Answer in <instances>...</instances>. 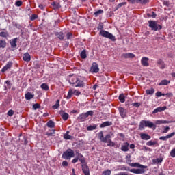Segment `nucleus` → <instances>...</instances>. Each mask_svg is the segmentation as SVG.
Here are the masks:
<instances>
[{
    "instance_id": "obj_47",
    "label": "nucleus",
    "mask_w": 175,
    "mask_h": 175,
    "mask_svg": "<svg viewBox=\"0 0 175 175\" xmlns=\"http://www.w3.org/2000/svg\"><path fill=\"white\" fill-rule=\"evenodd\" d=\"M162 161H163V159L161 158H157L156 159H154L152 162L153 163H162Z\"/></svg>"
},
{
    "instance_id": "obj_28",
    "label": "nucleus",
    "mask_w": 175,
    "mask_h": 175,
    "mask_svg": "<svg viewBox=\"0 0 175 175\" xmlns=\"http://www.w3.org/2000/svg\"><path fill=\"white\" fill-rule=\"evenodd\" d=\"M168 84H170V81L167 79H163L160 83H158V85H167Z\"/></svg>"
},
{
    "instance_id": "obj_50",
    "label": "nucleus",
    "mask_w": 175,
    "mask_h": 175,
    "mask_svg": "<svg viewBox=\"0 0 175 175\" xmlns=\"http://www.w3.org/2000/svg\"><path fill=\"white\" fill-rule=\"evenodd\" d=\"M33 110H37V109H40V104L36 103V104L33 105Z\"/></svg>"
},
{
    "instance_id": "obj_35",
    "label": "nucleus",
    "mask_w": 175,
    "mask_h": 175,
    "mask_svg": "<svg viewBox=\"0 0 175 175\" xmlns=\"http://www.w3.org/2000/svg\"><path fill=\"white\" fill-rule=\"evenodd\" d=\"M40 88H42V90H44V91H49V85L47 83H42L40 85Z\"/></svg>"
},
{
    "instance_id": "obj_12",
    "label": "nucleus",
    "mask_w": 175,
    "mask_h": 175,
    "mask_svg": "<svg viewBox=\"0 0 175 175\" xmlns=\"http://www.w3.org/2000/svg\"><path fill=\"white\" fill-rule=\"evenodd\" d=\"M82 172L85 175H90V167L86 164H82Z\"/></svg>"
},
{
    "instance_id": "obj_1",
    "label": "nucleus",
    "mask_w": 175,
    "mask_h": 175,
    "mask_svg": "<svg viewBox=\"0 0 175 175\" xmlns=\"http://www.w3.org/2000/svg\"><path fill=\"white\" fill-rule=\"evenodd\" d=\"M103 23H99L97 29L98 31H100L99 35L100 36H103V38H106L107 39H109V40H111V42H116L117 40V38H116V36L113 35V33L106 31L103 30Z\"/></svg>"
},
{
    "instance_id": "obj_38",
    "label": "nucleus",
    "mask_w": 175,
    "mask_h": 175,
    "mask_svg": "<svg viewBox=\"0 0 175 175\" xmlns=\"http://www.w3.org/2000/svg\"><path fill=\"white\" fill-rule=\"evenodd\" d=\"M100 14H103V10H98L94 13V17H98V16H100Z\"/></svg>"
},
{
    "instance_id": "obj_5",
    "label": "nucleus",
    "mask_w": 175,
    "mask_h": 175,
    "mask_svg": "<svg viewBox=\"0 0 175 175\" xmlns=\"http://www.w3.org/2000/svg\"><path fill=\"white\" fill-rule=\"evenodd\" d=\"M85 81H87L85 77H81L80 78H78L77 83H75V85H74V87H75L76 88H85V85H87Z\"/></svg>"
},
{
    "instance_id": "obj_9",
    "label": "nucleus",
    "mask_w": 175,
    "mask_h": 175,
    "mask_svg": "<svg viewBox=\"0 0 175 175\" xmlns=\"http://www.w3.org/2000/svg\"><path fill=\"white\" fill-rule=\"evenodd\" d=\"M111 137H114V133L112 132H110L109 134H107L104 138H103V140L101 141L103 143H107L109 140H111Z\"/></svg>"
},
{
    "instance_id": "obj_39",
    "label": "nucleus",
    "mask_w": 175,
    "mask_h": 175,
    "mask_svg": "<svg viewBox=\"0 0 175 175\" xmlns=\"http://www.w3.org/2000/svg\"><path fill=\"white\" fill-rule=\"evenodd\" d=\"M96 128H98V125H96V124L90 125L87 127V131H94Z\"/></svg>"
},
{
    "instance_id": "obj_63",
    "label": "nucleus",
    "mask_w": 175,
    "mask_h": 175,
    "mask_svg": "<svg viewBox=\"0 0 175 175\" xmlns=\"http://www.w3.org/2000/svg\"><path fill=\"white\" fill-rule=\"evenodd\" d=\"M5 83L7 84V87L8 88H10V87H12V83H10V81H6Z\"/></svg>"
},
{
    "instance_id": "obj_10",
    "label": "nucleus",
    "mask_w": 175,
    "mask_h": 175,
    "mask_svg": "<svg viewBox=\"0 0 175 175\" xmlns=\"http://www.w3.org/2000/svg\"><path fill=\"white\" fill-rule=\"evenodd\" d=\"M76 155L78 158V161H79L82 165H85L87 163V162L85 161V157H84L83 154L77 152Z\"/></svg>"
},
{
    "instance_id": "obj_7",
    "label": "nucleus",
    "mask_w": 175,
    "mask_h": 175,
    "mask_svg": "<svg viewBox=\"0 0 175 175\" xmlns=\"http://www.w3.org/2000/svg\"><path fill=\"white\" fill-rule=\"evenodd\" d=\"M149 27L151 28L152 31H161L162 26L157 23L155 21H148Z\"/></svg>"
},
{
    "instance_id": "obj_62",
    "label": "nucleus",
    "mask_w": 175,
    "mask_h": 175,
    "mask_svg": "<svg viewBox=\"0 0 175 175\" xmlns=\"http://www.w3.org/2000/svg\"><path fill=\"white\" fill-rule=\"evenodd\" d=\"M78 161H79V158L77 157V154L76 158L72 160V163H76Z\"/></svg>"
},
{
    "instance_id": "obj_31",
    "label": "nucleus",
    "mask_w": 175,
    "mask_h": 175,
    "mask_svg": "<svg viewBox=\"0 0 175 175\" xmlns=\"http://www.w3.org/2000/svg\"><path fill=\"white\" fill-rule=\"evenodd\" d=\"M80 57L82 59H85L87 58V50L83 49L80 54Z\"/></svg>"
},
{
    "instance_id": "obj_43",
    "label": "nucleus",
    "mask_w": 175,
    "mask_h": 175,
    "mask_svg": "<svg viewBox=\"0 0 175 175\" xmlns=\"http://www.w3.org/2000/svg\"><path fill=\"white\" fill-rule=\"evenodd\" d=\"M157 143H158V142H157V141L150 140V141H148V142L146 143V146H155V144H157Z\"/></svg>"
},
{
    "instance_id": "obj_11",
    "label": "nucleus",
    "mask_w": 175,
    "mask_h": 175,
    "mask_svg": "<svg viewBox=\"0 0 175 175\" xmlns=\"http://www.w3.org/2000/svg\"><path fill=\"white\" fill-rule=\"evenodd\" d=\"M78 79H79V77L76 76H71L69 78L68 83H70L72 85V87H75V85L77 83Z\"/></svg>"
},
{
    "instance_id": "obj_44",
    "label": "nucleus",
    "mask_w": 175,
    "mask_h": 175,
    "mask_svg": "<svg viewBox=\"0 0 175 175\" xmlns=\"http://www.w3.org/2000/svg\"><path fill=\"white\" fill-rule=\"evenodd\" d=\"M107 143H108L107 144L108 147H114L116 146V143L111 141V139H109Z\"/></svg>"
},
{
    "instance_id": "obj_34",
    "label": "nucleus",
    "mask_w": 175,
    "mask_h": 175,
    "mask_svg": "<svg viewBox=\"0 0 175 175\" xmlns=\"http://www.w3.org/2000/svg\"><path fill=\"white\" fill-rule=\"evenodd\" d=\"M126 4H127L126 2H122L119 3L116 7H115L114 12H116V10H118V9H120V8H122V6H125V5Z\"/></svg>"
},
{
    "instance_id": "obj_49",
    "label": "nucleus",
    "mask_w": 175,
    "mask_h": 175,
    "mask_svg": "<svg viewBox=\"0 0 175 175\" xmlns=\"http://www.w3.org/2000/svg\"><path fill=\"white\" fill-rule=\"evenodd\" d=\"M156 125H161V124H166L165 120H156L155 122Z\"/></svg>"
},
{
    "instance_id": "obj_8",
    "label": "nucleus",
    "mask_w": 175,
    "mask_h": 175,
    "mask_svg": "<svg viewBox=\"0 0 175 175\" xmlns=\"http://www.w3.org/2000/svg\"><path fill=\"white\" fill-rule=\"evenodd\" d=\"M119 114L122 118H126L128 116V111L125 109L124 107H118Z\"/></svg>"
},
{
    "instance_id": "obj_46",
    "label": "nucleus",
    "mask_w": 175,
    "mask_h": 175,
    "mask_svg": "<svg viewBox=\"0 0 175 175\" xmlns=\"http://www.w3.org/2000/svg\"><path fill=\"white\" fill-rule=\"evenodd\" d=\"M0 36L1 38H8V36H9V33H8V32L1 31L0 32Z\"/></svg>"
},
{
    "instance_id": "obj_13",
    "label": "nucleus",
    "mask_w": 175,
    "mask_h": 175,
    "mask_svg": "<svg viewBox=\"0 0 175 175\" xmlns=\"http://www.w3.org/2000/svg\"><path fill=\"white\" fill-rule=\"evenodd\" d=\"M92 73H98L99 72V65L96 62H94L91 67Z\"/></svg>"
},
{
    "instance_id": "obj_6",
    "label": "nucleus",
    "mask_w": 175,
    "mask_h": 175,
    "mask_svg": "<svg viewBox=\"0 0 175 175\" xmlns=\"http://www.w3.org/2000/svg\"><path fill=\"white\" fill-rule=\"evenodd\" d=\"M75 157V151L70 148H68L66 151L63 152L62 158L63 159H70V158Z\"/></svg>"
},
{
    "instance_id": "obj_40",
    "label": "nucleus",
    "mask_w": 175,
    "mask_h": 175,
    "mask_svg": "<svg viewBox=\"0 0 175 175\" xmlns=\"http://www.w3.org/2000/svg\"><path fill=\"white\" fill-rule=\"evenodd\" d=\"M51 5L53 6L54 9H59V8H61V6L59 5V3L55 1L52 2Z\"/></svg>"
},
{
    "instance_id": "obj_61",
    "label": "nucleus",
    "mask_w": 175,
    "mask_h": 175,
    "mask_svg": "<svg viewBox=\"0 0 175 175\" xmlns=\"http://www.w3.org/2000/svg\"><path fill=\"white\" fill-rule=\"evenodd\" d=\"M140 103H133L132 104L133 106H134V107H140Z\"/></svg>"
},
{
    "instance_id": "obj_37",
    "label": "nucleus",
    "mask_w": 175,
    "mask_h": 175,
    "mask_svg": "<svg viewBox=\"0 0 175 175\" xmlns=\"http://www.w3.org/2000/svg\"><path fill=\"white\" fill-rule=\"evenodd\" d=\"M73 89H70L68 92V94H67V96H66V99H70V98H72V96L73 95Z\"/></svg>"
},
{
    "instance_id": "obj_4",
    "label": "nucleus",
    "mask_w": 175,
    "mask_h": 175,
    "mask_svg": "<svg viewBox=\"0 0 175 175\" xmlns=\"http://www.w3.org/2000/svg\"><path fill=\"white\" fill-rule=\"evenodd\" d=\"M90 116H94V111H88L86 113L79 114L77 117V121L79 122H84Z\"/></svg>"
},
{
    "instance_id": "obj_60",
    "label": "nucleus",
    "mask_w": 175,
    "mask_h": 175,
    "mask_svg": "<svg viewBox=\"0 0 175 175\" xmlns=\"http://www.w3.org/2000/svg\"><path fill=\"white\" fill-rule=\"evenodd\" d=\"M143 148H144V151H149V152L152 151V149L147 146H144Z\"/></svg>"
},
{
    "instance_id": "obj_24",
    "label": "nucleus",
    "mask_w": 175,
    "mask_h": 175,
    "mask_svg": "<svg viewBox=\"0 0 175 175\" xmlns=\"http://www.w3.org/2000/svg\"><path fill=\"white\" fill-rule=\"evenodd\" d=\"M141 64L142 66H148L150 64H148V57H142L141 59Z\"/></svg>"
},
{
    "instance_id": "obj_23",
    "label": "nucleus",
    "mask_w": 175,
    "mask_h": 175,
    "mask_svg": "<svg viewBox=\"0 0 175 175\" xmlns=\"http://www.w3.org/2000/svg\"><path fill=\"white\" fill-rule=\"evenodd\" d=\"M111 125H113V122L106 121L100 125V128H106V126H111Z\"/></svg>"
},
{
    "instance_id": "obj_22",
    "label": "nucleus",
    "mask_w": 175,
    "mask_h": 175,
    "mask_svg": "<svg viewBox=\"0 0 175 175\" xmlns=\"http://www.w3.org/2000/svg\"><path fill=\"white\" fill-rule=\"evenodd\" d=\"M121 150L124 151V152H126V151H129V143L125 142L124 145L121 146Z\"/></svg>"
},
{
    "instance_id": "obj_59",
    "label": "nucleus",
    "mask_w": 175,
    "mask_h": 175,
    "mask_svg": "<svg viewBox=\"0 0 175 175\" xmlns=\"http://www.w3.org/2000/svg\"><path fill=\"white\" fill-rule=\"evenodd\" d=\"M23 5V1H17L16 3H15V6H18V7H20Z\"/></svg>"
},
{
    "instance_id": "obj_20",
    "label": "nucleus",
    "mask_w": 175,
    "mask_h": 175,
    "mask_svg": "<svg viewBox=\"0 0 175 175\" xmlns=\"http://www.w3.org/2000/svg\"><path fill=\"white\" fill-rule=\"evenodd\" d=\"M55 36L59 39V40H64L65 38V35L64 34V32H55Z\"/></svg>"
},
{
    "instance_id": "obj_21",
    "label": "nucleus",
    "mask_w": 175,
    "mask_h": 175,
    "mask_svg": "<svg viewBox=\"0 0 175 175\" xmlns=\"http://www.w3.org/2000/svg\"><path fill=\"white\" fill-rule=\"evenodd\" d=\"M23 59L25 61V62H29V61H31V55H29L28 52H26L23 56Z\"/></svg>"
},
{
    "instance_id": "obj_15",
    "label": "nucleus",
    "mask_w": 175,
    "mask_h": 175,
    "mask_svg": "<svg viewBox=\"0 0 175 175\" xmlns=\"http://www.w3.org/2000/svg\"><path fill=\"white\" fill-rule=\"evenodd\" d=\"M167 107L166 106L164 107H159L156 109H154L152 111V114H157V113H161V111H165Z\"/></svg>"
},
{
    "instance_id": "obj_53",
    "label": "nucleus",
    "mask_w": 175,
    "mask_h": 175,
    "mask_svg": "<svg viewBox=\"0 0 175 175\" xmlns=\"http://www.w3.org/2000/svg\"><path fill=\"white\" fill-rule=\"evenodd\" d=\"M36 18H38V15L33 14L31 16H30V20L31 21H33L35 20H36Z\"/></svg>"
},
{
    "instance_id": "obj_19",
    "label": "nucleus",
    "mask_w": 175,
    "mask_h": 175,
    "mask_svg": "<svg viewBox=\"0 0 175 175\" xmlns=\"http://www.w3.org/2000/svg\"><path fill=\"white\" fill-rule=\"evenodd\" d=\"M17 40H18L17 38L10 40V43L12 49H17Z\"/></svg>"
},
{
    "instance_id": "obj_18",
    "label": "nucleus",
    "mask_w": 175,
    "mask_h": 175,
    "mask_svg": "<svg viewBox=\"0 0 175 175\" xmlns=\"http://www.w3.org/2000/svg\"><path fill=\"white\" fill-rule=\"evenodd\" d=\"M165 95L167 96H173V94H172V93H167L165 94L162 93L161 92H157L155 93V96L157 98H161V96H165Z\"/></svg>"
},
{
    "instance_id": "obj_32",
    "label": "nucleus",
    "mask_w": 175,
    "mask_h": 175,
    "mask_svg": "<svg viewBox=\"0 0 175 175\" xmlns=\"http://www.w3.org/2000/svg\"><path fill=\"white\" fill-rule=\"evenodd\" d=\"M64 138L66 140H72V139H73V137L69 135V131H66V134L64 135Z\"/></svg>"
},
{
    "instance_id": "obj_56",
    "label": "nucleus",
    "mask_w": 175,
    "mask_h": 175,
    "mask_svg": "<svg viewBox=\"0 0 175 175\" xmlns=\"http://www.w3.org/2000/svg\"><path fill=\"white\" fill-rule=\"evenodd\" d=\"M170 131V127L166 126L163 131V133H167Z\"/></svg>"
},
{
    "instance_id": "obj_52",
    "label": "nucleus",
    "mask_w": 175,
    "mask_h": 175,
    "mask_svg": "<svg viewBox=\"0 0 175 175\" xmlns=\"http://www.w3.org/2000/svg\"><path fill=\"white\" fill-rule=\"evenodd\" d=\"M98 137H99V139L100 140V142H102V140H103V138L105 137V136H103V131H100V132L98 133Z\"/></svg>"
},
{
    "instance_id": "obj_29",
    "label": "nucleus",
    "mask_w": 175,
    "mask_h": 175,
    "mask_svg": "<svg viewBox=\"0 0 175 175\" xmlns=\"http://www.w3.org/2000/svg\"><path fill=\"white\" fill-rule=\"evenodd\" d=\"M136 3H139L140 5H147L150 3V0H135Z\"/></svg>"
},
{
    "instance_id": "obj_25",
    "label": "nucleus",
    "mask_w": 175,
    "mask_h": 175,
    "mask_svg": "<svg viewBox=\"0 0 175 175\" xmlns=\"http://www.w3.org/2000/svg\"><path fill=\"white\" fill-rule=\"evenodd\" d=\"M157 64L160 68V69H165V68H166V64H165V62H163V60L159 59L157 61Z\"/></svg>"
},
{
    "instance_id": "obj_26",
    "label": "nucleus",
    "mask_w": 175,
    "mask_h": 175,
    "mask_svg": "<svg viewBox=\"0 0 175 175\" xmlns=\"http://www.w3.org/2000/svg\"><path fill=\"white\" fill-rule=\"evenodd\" d=\"M140 137L142 140H150V139H151L150 135L146 133H141Z\"/></svg>"
},
{
    "instance_id": "obj_57",
    "label": "nucleus",
    "mask_w": 175,
    "mask_h": 175,
    "mask_svg": "<svg viewBox=\"0 0 175 175\" xmlns=\"http://www.w3.org/2000/svg\"><path fill=\"white\" fill-rule=\"evenodd\" d=\"M8 116H9L10 117H12V116H13V114H14V110H12V109H10V110H9L8 111Z\"/></svg>"
},
{
    "instance_id": "obj_64",
    "label": "nucleus",
    "mask_w": 175,
    "mask_h": 175,
    "mask_svg": "<svg viewBox=\"0 0 175 175\" xmlns=\"http://www.w3.org/2000/svg\"><path fill=\"white\" fill-rule=\"evenodd\" d=\"M116 175H129L126 172H119L116 174Z\"/></svg>"
},
{
    "instance_id": "obj_42",
    "label": "nucleus",
    "mask_w": 175,
    "mask_h": 175,
    "mask_svg": "<svg viewBox=\"0 0 175 175\" xmlns=\"http://www.w3.org/2000/svg\"><path fill=\"white\" fill-rule=\"evenodd\" d=\"M118 99L121 103H124L125 102V96H124V94H120Z\"/></svg>"
},
{
    "instance_id": "obj_3",
    "label": "nucleus",
    "mask_w": 175,
    "mask_h": 175,
    "mask_svg": "<svg viewBox=\"0 0 175 175\" xmlns=\"http://www.w3.org/2000/svg\"><path fill=\"white\" fill-rule=\"evenodd\" d=\"M144 128H150L155 129L157 126L152 122L150 120H141L139 124L138 129L139 131H143Z\"/></svg>"
},
{
    "instance_id": "obj_51",
    "label": "nucleus",
    "mask_w": 175,
    "mask_h": 175,
    "mask_svg": "<svg viewBox=\"0 0 175 175\" xmlns=\"http://www.w3.org/2000/svg\"><path fill=\"white\" fill-rule=\"evenodd\" d=\"M111 171L110 170H107L103 172V175H111Z\"/></svg>"
},
{
    "instance_id": "obj_58",
    "label": "nucleus",
    "mask_w": 175,
    "mask_h": 175,
    "mask_svg": "<svg viewBox=\"0 0 175 175\" xmlns=\"http://www.w3.org/2000/svg\"><path fill=\"white\" fill-rule=\"evenodd\" d=\"M170 155L172 158H175V148L171 150Z\"/></svg>"
},
{
    "instance_id": "obj_36",
    "label": "nucleus",
    "mask_w": 175,
    "mask_h": 175,
    "mask_svg": "<svg viewBox=\"0 0 175 175\" xmlns=\"http://www.w3.org/2000/svg\"><path fill=\"white\" fill-rule=\"evenodd\" d=\"M154 92H155V90L154 88H151L150 90L148 89L146 90V94L147 95H152Z\"/></svg>"
},
{
    "instance_id": "obj_55",
    "label": "nucleus",
    "mask_w": 175,
    "mask_h": 175,
    "mask_svg": "<svg viewBox=\"0 0 175 175\" xmlns=\"http://www.w3.org/2000/svg\"><path fill=\"white\" fill-rule=\"evenodd\" d=\"M72 36H73V33H70V32H68L66 34V38L67 39L69 40L70 39H72Z\"/></svg>"
},
{
    "instance_id": "obj_45",
    "label": "nucleus",
    "mask_w": 175,
    "mask_h": 175,
    "mask_svg": "<svg viewBox=\"0 0 175 175\" xmlns=\"http://www.w3.org/2000/svg\"><path fill=\"white\" fill-rule=\"evenodd\" d=\"M59 107V100H57L54 105L52 106V109L55 110Z\"/></svg>"
},
{
    "instance_id": "obj_17",
    "label": "nucleus",
    "mask_w": 175,
    "mask_h": 175,
    "mask_svg": "<svg viewBox=\"0 0 175 175\" xmlns=\"http://www.w3.org/2000/svg\"><path fill=\"white\" fill-rule=\"evenodd\" d=\"M59 114L62 118V120H64V121H68V118H69V114H68V113H65L64 110H61L59 111Z\"/></svg>"
},
{
    "instance_id": "obj_33",
    "label": "nucleus",
    "mask_w": 175,
    "mask_h": 175,
    "mask_svg": "<svg viewBox=\"0 0 175 175\" xmlns=\"http://www.w3.org/2000/svg\"><path fill=\"white\" fill-rule=\"evenodd\" d=\"M46 126H48V128H54L55 126V123H54L53 120H49L46 123Z\"/></svg>"
},
{
    "instance_id": "obj_48",
    "label": "nucleus",
    "mask_w": 175,
    "mask_h": 175,
    "mask_svg": "<svg viewBox=\"0 0 175 175\" xmlns=\"http://www.w3.org/2000/svg\"><path fill=\"white\" fill-rule=\"evenodd\" d=\"M73 94L74 95H75L76 96H79L80 95H81V92L77 90H73Z\"/></svg>"
},
{
    "instance_id": "obj_41",
    "label": "nucleus",
    "mask_w": 175,
    "mask_h": 175,
    "mask_svg": "<svg viewBox=\"0 0 175 175\" xmlns=\"http://www.w3.org/2000/svg\"><path fill=\"white\" fill-rule=\"evenodd\" d=\"M6 47V41L0 40V49H5Z\"/></svg>"
},
{
    "instance_id": "obj_14",
    "label": "nucleus",
    "mask_w": 175,
    "mask_h": 175,
    "mask_svg": "<svg viewBox=\"0 0 175 175\" xmlns=\"http://www.w3.org/2000/svg\"><path fill=\"white\" fill-rule=\"evenodd\" d=\"M174 135H175V132H172L166 136L160 137L159 140H162L163 142H166V140H167V139H170L171 137H173V136H174Z\"/></svg>"
},
{
    "instance_id": "obj_16",
    "label": "nucleus",
    "mask_w": 175,
    "mask_h": 175,
    "mask_svg": "<svg viewBox=\"0 0 175 175\" xmlns=\"http://www.w3.org/2000/svg\"><path fill=\"white\" fill-rule=\"evenodd\" d=\"M12 66H13V63H12V62H8L7 63V64L5 66H4L3 67V68L1 69L2 73H5V72H6V70H8V69H10V68H12Z\"/></svg>"
},
{
    "instance_id": "obj_30",
    "label": "nucleus",
    "mask_w": 175,
    "mask_h": 175,
    "mask_svg": "<svg viewBox=\"0 0 175 175\" xmlns=\"http://www.w3.org/2000/svg\"><path fill=\"white\" fill-rule=\"evenodd\" d=\"M33 96H34V95L31 94V92H27L25 95V98L26 100H31V99H32L33 98Z\"/></svg>"
},
{
    "instance_id": "obj_54",
    "label": "nucleus",
    "mask_w": 175,
    "mask_h": 175,
    "mask_svg": "<svg viewBox=\"0 0 175 175\" xmlns=\"http://www.w3.org/2000/svg\"><path fill=\"white\" fill-rule=\"evenodd\" d=\"M46 136H54L55 135V130H52V132L51 133H46Z\"/></svg>"
},
{
    "instance_id": "obj_27",
    "label": "nucleus",
    "mask_w": 175,
    "mask_h": 175,
    "mask_svg": "<svg viewBox=\"0 0 175 175\" xmlns=\"http://www.w3.org/2000/svg\"><path fill=\"white\" fill-rule=\"evenodd\" d=\"M122 57H124V58H135V54L132 53H124Z\"/></svg>"
},
{
    "instance_id": "obj_2",
    "label": "nucleus",
    "mask_w": 175,
    "mask_h": 175,
    "mask_svg": "<svg viewBox=\"0 0 175 175\" xmlns=\"http://www.w3.org/2000/svg\"><path fill=\"white\" fill-rule=\"evenodd\" d=\"M132 165L135 167H139V169L133 168L130 170V172L131 173H134V174H144V173H146V170L144 169H147L148 167L147 166L143 165L139 163H135Z\"/></svg>"
}]
</instances>
